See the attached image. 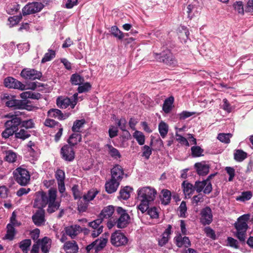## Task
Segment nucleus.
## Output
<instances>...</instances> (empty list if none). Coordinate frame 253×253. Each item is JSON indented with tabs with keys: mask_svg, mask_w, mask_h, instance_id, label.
I'll use <instances>...</instances> for the list:
<instances>
[{
	"mask_svg": "<svg viewBox=\"0 0 253 253\" xmlns=\"http://www.w3.org/2000/svg\"><path fill=\"white\" fill-rule=\"evenodd\" d=\"M200 222L203 225H209L212 221L211 210L209 207L203 209L201 211Z\"/></svg>",
	"mask_w": 253,
	"mask_h": 253,
	"instance_id": "f8f14e48",
	"label": "nucleus"
},
{
	"mask_svg": "<svg viewBox=\"0 0 253 253\" xmlns=\"http://www.w3.org/2000/svg\"><path fill=\"white\" fill-rule=\"evenodd\" d=\"M205 185H206V181L205 180L196 181L194 186V189L196 190L197 192L200 193L204 190Z\"/></svg>",
	"mask_w": 253,
	"mask_h": 253,
	"instance_id": "5fc2aeb1",
	"label": "nucleus"
},
{
	"mask_svg": "<svg viewBox=\"0 0 253 253\" xmlns=\"http://www.w3.org/2000/svg\"><path fill=\"white\" fill-rule=\"evenodd\" d=\"M132 189L129 186H126L120 191L119 198L123 200H127L130 197V193Z\"/></svg>",
	"mask_w": 253,
	"mask_h": 253,
	"instance_id": "72a5a7b5",
	"label": "nucleus"
},
{
	"mask_svg": "<svg viewBox=\"0 0 253 253\" xmlns=\"http://www.w3.org/2000/svg\"><path fill=\"white\" fill-rule=\"evenodd\" d=\"M192 156L194 157L202 155L204 150L199 146H193L191 148Z\"/></svg>",
	"mask_w": 253,
	"mask_h": 253,
	"instance_id": "864d4df0",
	"label": "nucleus"
},
{
	"mask_svg": "<svg viewBox=\"0 0 253 253\" xmlns=\"http://www.w3.org/2000/svg\"><path fill=\"white\" fill-rule=\"evenodd\" d=\"M172 227L170 225H169L167 228L162 235V237L159 240V245L162 247L166 245L169 240V237L171 233Z\"/></svg>",
	"mask_w": 253,
	"mask_h": 253,
	"instance_id": "a878e982",
	"label": "nucleus"
},
{
	"mask_svg": "<svg viewBox=\"0 0 253 253\" xmlns=\"http://www.w3.org/2000/svg\"><path fill=\"white\" fill-rule=\"evenodd\" d=\"M125 174L124 170L122 166L116 165L111 170V177L121 182Z\"/></svg>",
	"mask_w": 253,
	"mask_h": 253,
	"instance_id": "dca6fc26",
	"label": "nucleus"
},
{
	"mask_svg": "<svg viewBox=\"0 0 253 253\" xmlns=\"http://www.w3.org/2000/svg\"><path fill=\"white\" fill-rule=\"evenodd\" d=\"M71 83L74 85H80L84 82V78L77 74H73L70 79Z\"/></svg>",
	"mask_w": 253,
	"mask_h": 253,
	"instance_id": "ea45409f",
	"label": "nucleus"
},
{
	"mask_svg": "<svg viewBox=\"0 0 253 253\" xmlns=\"http://www.w3.org/2000/svg\"><path fill=\"white\" fill-rule=\"evenodd\" d=\"M174 101V98L170 96L167 98L163 104V110L165 113H169L172 108V104Z\"/></svg>",
	"mask_w": 253,
	"mask_h": 253,
	"instance_id": "cd10ccee",
	"label": "nucleus"
},
{
	"mask_svg": "<svg viewBox=\"0 0 253 253\" xmlns=\"http://www.w3.org/2000/svg\"><path fill=\"white\" fill-rule=\"evenodd\" d=\"M198 8L193 5L189 4L187 7L186 12L188 17L191 19L193 17L196 16L199 14Z\"/></svg>",
	"mask_w": 253,
	"mask_h": 253,
	"instance_id": "2f4dec72",
	"label": "nucleus"
},
{
	"mask_svg": "<svg viewBox=\"0 0 253 253\" xmlns=\"http://www.w3.org/2000/svg\"><path fill=\"white\" fill-rule=\"evenodd\" d=\"M22 19V16H16L11 17L8 18V21L10 22L11 24L10 27L16 25Z\"/></svg>",
	"mask_w": 253,
	"mask_h": 253,
	"instance_id": "338daca9",
	"label": "nucleus"
},
{
	"mask_svg": "<svg viewBox=\"0 0 253 253\" xmlns=\"http://www.w3.org/2000/svg\"><path fill=\"white\" fill-rule=\"evenodd\" d=\"M155 58L157 61L163 62L169 66L173 67L177 64L172 54L169 50H164L160 54L155 53Z\"/></svg>",
	"mask_w": 253,
	"mask_h": 253,
	"instance_id": "20e7f679",
	"label": "nucleus"
},
{
	"mask_svg": "<svg viewBox=\"0 0 253 253\" xmlns=\"http://www.w3.org/2000/svg\"><path fill=\"white\" fill-rule=\"evenodd\" d=\"M44 214V211L41 209H39L32 216V219L35 225L39 226L44 224L45 221Z\"/></svg>",
	"mask_w": 253,
	"mask_h": 253,
	"instance_id": "f3484780",
	"label": "nucleus"
},
{
	"mask_svg": "<svg viewBox=\"0 0 253 253\" xmlns=\"http://www.w3.org/2000/svg\"><path fill=\"white\" fill-rule=\"evenodd\" d=\"M102 222V219L99 218L89 223V226L94 229L91 234L93 237H97L102 232L103 226L101 225Z\"/></svg>",
	"mask_w": 253,
	"mask_h": 253,
	"instance_id": "2eb2a0df",
	"label": "nucleus"
},
{
	"mask_svg": "<svg viewBox=\"0 0 253 253\" xmlns=\"http://www.w3.org/2000/svg\"><path fill=\"white\" fill-rule=\"evenodd\" d=\"M20 75L25 79L35 80L40 79L42 76V74L35 69L26 68L22 70Z\"/></svg>",
	"mask_w": 253,
	"mask_h": 253,
	"instance_id": "1a4fd4ad",
	"label": "nucleus"
},
{
	"mask_svg": "<svg viewBox=\"0 0 253 253\" xmlns=\"http://www.w3.org/2000/svg\"><path fill=\"white\" fill-rule=\"evenodd\" d=\"M163 198L162 200V203L167 205L169 203L171 199V193L169 191L167 190H163Z\"/></svg>",
	"mask_w": 253,
	"mask_h": 253,
	"instance_id": "49530a36",
	"label": "nucleus"
},
{
	"mask_svg": "<svg viewBox=\"0 0 253 253\" xmlns=\"http://www.w3.org/2000/svg\"><path fill=\"white\" fill-rule=\"evenodd\" d=\"M21 126L27 129L31 128L34 127V123L33 120L30 119L23 122L21 121Z\"/></svg>",
	"mask_w": 253,
	"mask_h": 253,
	"instance_id": "0e129e2a",
	"label": "nucleus"
},
{
	"mask_svg": "<svg viewBox=\"0 0 253 253\" xmlns=\"http://www.w3.org/2000/svg\"><path fill=\"white\" fill-rule=\"evenodd\" d=\"M142 156L146 159H148L152 154V149L148 145H144L142 148Z\"/></svg>",
	"mask_w": 253,
	"mask_h": 253,
	"instance_id": "4d7b16f0",
	"label": "nucleus"
},
{
	"mask_svg": "<svg viewBox=\"0 0 253 253\" xmlns=\"http://www.w3.org/2000/svg\"><path fill=\"white\" fill-rule=\"evenodd\" d=\"M115 214V208L113 206H108L103 208L100 213V218H109L111 217L113 214ZM115 216L117 215H115Z\"/></svg>",
	"mask_w": 253,
	"mask_h": 253,
	"instance_id": "5701e85b",
	"label": "nucleus"
},
{
	"mask_svg": "<svg viewBox=\"0 0 253 253\" xmlns=\"http://www.w3.org/2000/svg\"><path fill=\"white\" fill-rule=\"evenodd\" d=\"M14 177L16 181L21 185H27L30 178L29 171L25 169L17 168L14 171Z\"/></svg>",
	"mask_w": 253,
	"mask_h": 253,
	"instance_id": "39448f33",
	"label": "nucleus"
},
{
	"mask_svg": "<svg viewBox=\"0 0 253 253\" xmlns=\"http://www.w3.org/2000/svg\"><path fill=\"white\" fill-rule=\"evenodd\" d=\"M249 218V214H244L240 216L238 218L237 221L234 224L236 229V236L241 242H244L245 240L246 232L248 228L247 221Z\"/></svg>",
	"mask_w": 253,
	"mask_h": 253,
	"instance_id": "f03ea898",
	"label": "nucleus"
},
{
	"mask_svg": "<svg viewBox=\"0 0 253 253\" xmlns=\"http://www.w3.org/2000/svg\"><path fill=\"white\" fill-rule=\"evenodd\" d=\"M253 194L252 192L251 191H245L243 192L241 195L236 197V199L237 201H239L241 202H245L246 201H248L251 199L252 197Z\"/></svg>",
	"mask_w": 253,
	"mask_h": 253,
	"instance_id": "a19ab883",
	"label": "nucleus"
},
{
	"mask_svg": "<svg viewBox=\"0 0 253 253\" xmlns=\"http://www.w3.org/2000/svg\"><path fill=\"white\" fill-rule=\"evenodd\" d=\"M187 210V208L186 202L183 201L178 208V211H179V215L181 217L184 218L186 217Z\"/></svg>",
	"mask_w": 253,
	"mask_h": 253,
	"instance_id": "603ef678",
	"label": "nucleus"
},
{
	"mask_svg": "<svg viewBox=\"0 0 253 253\" xmlns=\"http://www.w3.org/2000/svg\"><path fill=\"white\" fill-rule=\"evenodd\" d=\"M31 244L30 239H25L20 242L19 247L24 253H27Z\"/></svg>",
	"mask_w": 253,
	"mask_h": 253,
	"instance_id": "a18cd8bd",
	"label": "nucleus"
},
{
	"mask_svg": "<svg viewBox=\"0 0 253 253\" xmlns=\"http://www.w3.org/2000/svg\"><path fill=\"white\" fill-rule=\"evenodd\" d=\"M4 118L9 119L5 123V126L10 127L17 131L18 126L21 124V120L16 116H13L12 113L5 115Z\"/></svg>",
	"mask_w": 253,
	"mask_h": 253,
	"instance_id": "9b49d317",
	"label": "nucleus"
},
{
	"mask_svg": "<svg viewBox=\"0 0 253 253\" xmlns=\"http://www.w3.org/2000/svg\"><path fill=\"white\" fill-rule=\"evenodd\" d=\"M85 124L84 119L76 120L74 122L73 126L72 128L73 131L75 132H79L80 129L84 126Z\"/></svg>",
	"mask_w": 253,
	"mask_h": 253,
	"instance_id": "e433bc0d",
	"label": "nucleus"
},
{
	"mask_svg": "<svg viewBox=\"0 0 253 253\" xmlns=\"http://www.w3.org/2000/svg\"><path fill=\"white\" fill-rule=\"evenodd\" d=\"M204 232L206 233L207 236L212 239H215L216 238V235L214 230L211 229L210 227L207 226L204 228Z\"/></svg>",
	"mask_w": 253,
	"mask_h": 253,
	"instance_id": "bf43d9fd",
	"label": "nucleus"
},
{
	"mask_svg": "<svg viewBox=\"0 0 253 253\" xmlns=\"http://www.w3.org/2000/svg\"><path fill=\"white\" fill-rule=\"evenodd\" d=\"M126 120L125 118H122L119 120L118 122V126L122 131H126Z\"/></svg>",
	"mask_w": 253,
	"mask_h": 253,
	"instance_id": "774afa93",
	"label": "nucleus"
},
{
	"mask_svg": "<svg viewBox=\"0 0 253 253\" xmlns=\"http://www.w3.org/2000/svg\"><path fill=\"white\" fill-rule=\"evenodd\" d=\"M182 187L185 197H190L194 192V186L187 181H184L182 183Z\"/></svg>",
	"mask_w": 253,
	"mask_h": 253,
	"instance_id": "393cba45",
	"label": "nucleus"
},
{
	"mask_svg": "<svg viewBox=\"0 0 253 253\" xmlns=\"http://www.w3.org/2000/svg\"><path fill=\"white\" fill-rule=\"evenodd\" d=\"M43 4L42 3L35 2L25 5L22 9L23 15H26L35 13L41 11L43 8Z\"/></svg>",
	"mask_w": 253,
	"mask_h": 253,
	"instance_id": "9d476101",
	"label": "nucleus"
},
{
	"mask_svg": "<svg viewBox=\"0 0 253 253\" xmlns=\"http://www.w3.org/2000/svg\"><path fill=\"white\" fill-rule=\"evenodd\" d=\"M41 250L43 253H48L51 247V240L47 237H44L42 240H39Z\"/></svg>",
	"mask_w": 253,
	"mask_h": 253,
	"instance_id": "b1692460",
	"label": "nucleus"
},
{
	"mask_svg": "<svg viewBox=\"0 0 253 253\" xmlns=\"http://www.w3.org/2000/svg\"><path fill=\"white\" fill-rule=\"evenodd\" d=\"M111 32L115 37L118 38L119 40H122L125 37L124 34L116 26L111 27Z\"/></svg>",
	"mask_w": 253,
	"mask_h": 253,
	"instance_id": "37998d69",
	"label": "nucleus"
},
{
	"mask_svg": "<svg viewBox=\"0 0 253 253\" xmlns=\"http://www.w3.org/2000/svg\"><path fill=\"white\" fill-rule=\"evenodd\" d=\"M232 136V134L230 133H221L218 134L217 138L221 142L228 144L230 143V139Z\"/></svg>",
	"mask_w": 253,
	"mask_h": 253,
	"instance_id": "79ce46f5",
	"label": "nucleus"
},
{
	"mask_svg": "<svg viewBox=\"0 0 253 253\" xmlns=\"http://www.w3.org/2000/svg\"><path fill=\"white\" fill-rule=\"evenodd\" d=\"M55 178L58 182H64L65 172L61 169H57L55 173Z\"/></svg>",
	"mask_w": 253,
	"mask_h": 253,
	"instance_id": "13d9d810",
	"label": "nucleus"
},
{
	"mask_svg": "<svg viewBox=\"0 0 253 253\" xmlns=\"http://www.w3.org/2000/svg\"><path fill=\"white\" fill-rule=\"evenodd\" d=\"M246 157V153L241 150H237L234 153V159L238 161H242Z\"/></svg>",
	"mask_w": 253,
	"mask_h": 253,
	"instance_id": "8fccbe9b",
	"label": "nucleus"
},
{
	"mask_svg": "<svg viewBox=\"0 0 253 253\" xmlns=\"http://www.w3.org/2000/svg\"><path fill=\"white\" fill-rule=\"evenodd\" d=\"M117 214L119 217L116 220V225L118 228H124L126 226L128 223L129 216L121 207H117L116 209V212L115 215Z\"/></svg>",
	"mask_w": 253,
	"mask_h": 253,
	"instance_id": "0eeeda50",
	"label": "nucleus"
},
{
	"mask_svg": "<svg viewBox=\"0 0 253 253\" xmlns=\"http://www.w3.org/2000/svg\"><path fill=\"white\" fill-rule=\"evenodd\" d=\"M18 156L17 153L12 150L5 151V160L9 163H13L16 162L17 160Z\"/></svg>",
	"mask_w": 253,
	"mask_h": 253,
	"instance_id": "7c9ffc66",
	"label": "nucleus"
},
{
	"mask_svg": "<svg viewBox=\"0 0 253 253\" xmlns=\"http://www.w3.org/2000/svg\"><path fill=\"white\" fill-rule=\"evenodd\" d=\"M6 106L8 107H14L15 108L20 109L22 106V102L21 100L15 99H11L7 100L5 103Z\"/></svg>",
	"mask_w": 253,
	"mask_h": 253,
	"instance_id": "58836bf2",
	"label": "nucleus"
},
{
	"mask_svg": "<svg viewBox=\"0 0 253 253\" xmlns=\"http://www.w3.org/2000/svg\"><path fill=\"white\" fill-rule=\"evenodd\" d=\"M56 190L53 189H49L48 193L43 191L37 192L34 207L39 209H42L43 208L48 205L47 211L49 213L55 212L60 207V203L56 201Z\"/></svg>",
	"mask_w": 253,
	"mask_h": 253,
	"instance_id": "f257e3e1",
	"label": "nucleus"
},
{
	"mask_svg": "<svg viewBox=\"0 0 253 253\" xmlns=\"http://www.w3.org/2000/svg\"><path fill=\"white\" fill-rule=\"evenodd\" d=\"M5 129L2 132L1 135L3 138H8L10 136L15 134V132L16 131L13 129L10 128V127H5Z\"/></svg>",
	"mask_w": 253,
	"mask_h": 253,
	"instance_id": "680f3d73",
	"label": "nucleus"
},
{
	"mask_svg": "<svg viewBox=\"0 0 253 253\" xmlns=\"http://www.w3.org/2000/svg\"><path fill=\"white\" fill-rule=\"evenodd\" d=\"M91 88V85L88 83H85L79 85L78 90L79 93H83L88 91Z\"/></svg>",
	"mask_w": 253,
	"mask_h": 253,
	"instance_id": "052dcab7",
	"label": "nucleus"
},
{
	"mask_svg": "<svg viewBox=\"0 0 253 253\" xmlns=\"http://www.w3.org/2000/svg\"><path fill=\"white\" fill-rule=\"evenodd\" d=\"M4 84L6 87L8 88H13L21 90L26 88L25 85L12 77H7L5 79Z\"/></svg>",
	"mask_w": 253,
	"mask_h": 253,
	"instance_id": "ddd939ff",
	"label": "nucleus"
},
{
	"mask_svg": "<svg viewBox=\"0 0 253 253\" xmlns=\"http://www.w3.org/2000/svg\"><path fill=\"white\" fill-rule=\"evenodd\" d=\"M61 154L63 158L67 161H72L75 158V152L73 147L68 144L65 145L62 147Z\"/></svg>",
	"mask_w": 253,
	"mask_h": 253,
	"instance_id": "4468645a",
	"label": "nucleus"
},
{
	"mask_svg": "<svg viewBox=\"0 0 253 253\" xmlns=\"http://www.w3.org/2000/svg\"><path fill=\"white\" fill-rule=\"evenodd\" d=\"M55 56V51L49 49L48 52L46 53L42 60V63H44L50 61Z\"/></svg>",
	"mask_w": 253,
	"mask_h": 253,
	"instance_id": "de8ad7c7",
	"label": "nucleus"
},
{
	"mask_svg": "<svg viewBox=\"0 0 253 253\" xmlns=\"http://www.w3.org/2000/svg\"><path fill=\"white\" fill-rule=\"evenodd\" d=\"M234 7L235 9L238 11L239 14L242 15L244 13V9L243 3L241 1L236 2L234 4Z\"/></svg>",
	"mask_w": 253,
	"mask_h": 253,
	"instance_id": "e2e57ef3",
	"label": "nucleus"
},
{
	"mask_svg": "<svg viewBox=\"0 0 253 253\" xmlns=\"http://www.w3.org/2000/svg\"><path fill=\"white\" fill-rule=\"evenodd\" d=\"M81 140L82 135L81 134L78 133H73L70 135L68 140V145L73 147L81 142Z\"/></svg>",
	"mask_w": 253,
	"mask_h": 253,
	"instance_id": "c85d7f7f",
	"label": "nucleus"
},
{
	"mask_svg": "<svg viewBox=\"0 0 253 253\" xmlns=\"http://www.w3.org/2000/svg\"><path fill=\"white\" fill-rule=\"evenodd\" d=\"M98 192L97 190L95 189H91L88 191L86 194H85L83 196V200L85 202H88L92 200L98 194Z\"/></svg>",
	"mask_w": 253,
	"mask_h": 253,
	"instance_id": "f704fd0d",
	"label": "nucleus"
},
{
	"mask_svg": "<svg viewBox=\"0 0 253 253\" xmlns=\"http://www.w3.org/2000/svg\"><path fill=\"white\" fill-rule=\"evenodd\" d=\"M108 154L115 159H118L121 157V155L119 150L111 145L107 144Z\"/></svg>",
	"mask_w": 253,
	"mask_h": 253,
	"instance_id": "473e14b6",
	"label": "nucleus"
},
{
	"mask_svg": "<svg viewBox=\"0 0 253 253\" xmlns=\"http://www.w3.org/2000/svg\"><path fill=\"white\" fill-rule=\"evenodd\" d=\"M66 253H76L78 251V246L75 241H68L64 245Z\"/></svg>",
	"mask_w": 253,
	"mask_h": 253,
	"instance_id": "bb28decb",
	"label": "nucleus"
},
{
	"mask_svg": "<svg viewBox=\"0 0 253 253\" xmlns=\"http://www.w3.org/2000/svg\"><path fill=\"white\" fill-rule=\"evenodd\" d=\"M156 194V190L149 186L143 187L137 190L138 200L145 201L149 203L154 200Z\"/></svg>",
	"mask_w": 253,
	"mask_h": 253,
	"instance_id": "7ed1b4c3",
	"label": "nucleus"
},
{
	"mask_svg": "<svg viewBox=\"0 0 253 253\" xmlns=\"http://www.w3.org/2000/svg\"><path fill=\"white\" fill-rule=\"evenodd\" d=\"M132 135L140 145H142L144 144L145 137L142 132L138 130H135Z\"/></svg>",
	"mask_w": 253,
	"mask_h": 253,
	"instance_id": "c9c22d12",
	"label": "nucleus"
},
{
	"mask_svg": "<svg viewBox=\"0 0 253 253\" xmlns=\"http://www.w3.org/2000/svg\"><path fill=\"white\" fill-rule=\"evenodd\" d=\"M147 213L152 218H157L159 216L157 209L155 207L149 209Z\"/></svg>",
	"mask_w": 253,
	"mask_h": 253,
	"instance_id": "69168bd1",
	"label": "nucleus"
},
{
	"mask_svg": "<svg viewBox=\"0 0 253 253\" xmlns=\"http://www.w3.org/2000/svg\"><path fill=\"white\" fill-rule=\"evenodd\" d=\"M78 95V93H76L72 96L71 98L59 97L56 100L57 105L62 109H65L70 105L71 108L73 109L77 103Z\"/></svg>",
	"mask_w": 253,
	"mask_h": 253,
	"instance_id": "423d86ee",
	"label": "nucleus"
},
{
	"mask_svg": "<svg viewBox=\"0 0 253 253\" xmlns=\"http://www.w3.org/2000/svg\"><path fill=\"white\" fill-rule=\"evenodd\" d=\"M64 229L66 235L70 236L72 239H74L82 231L81 227L77 225L67 226Z\"/></svg>",
	"mask_w": 253,
	"mask_h": 253,
	"instance_id": "a211bd4d",
	"label": "nucleus"
},
{
	"mask_svg": "<svg viewBox=\"0 0 253 253\" xmlns=\"http://www.w3.org/2000/svg\"><path fill=\"white\" fill-rule=\"evenodd\" d=\"M139 201L140 202V203L138 206V209L142 212V213H144V212L148 211L149 210V205L150 203L143 200Z\"/></svg>",
	"mask_w": 253,
	"mask_h": 253,
	"instance_id": "6e6d98bb",
	"label": "nucleus"
},
{
	"mask_svg": "<svg viewBox=\"0 0 253 253\" xmlns=\"http://www.w3.org/2000/svg\"><path fill=\"white\" fill-rule=\"evenodd\" d=\"M195 168L198 174L205 175L209 171L210 167L205 162L197 163L194 165Z\"/></svg>",
	"mask_w": 253,
	"mask_h": 253,
	"instance_id": "412c9836",
	"label": "nucleus"
},
{
	"mask_svg": "<svg viewBox=\"0 0 253 253\" xmlns=\"http://www.w3.org/2000/svg\"><path fill=\"white\" fill-rule=\"evenodd\" d=\"M48 115L50 117L57 118L58 120H63L67 119L69 115L63 114L62 112L57 109H51L48 111Z\"/></svg>",
	"mask_w": 253,
	"mask_h": 253,
	"instance_id": "4be33fe9",
	"label": "nucleus"
},
{
	"mask_svg": "<svg viewBox=\"0 0 253 253\" xmlns=\"http://www.w3.org/2000/svg\"><path fill=\"white\" fill-rule=\"evenodd\" d=\"M120 184V182L111 177V179L105 183L106 191L109 194L116 192Z\"/></svg>",
	"mask_w": 253,
	"mask_h": 253,
	"instance_id": "6ab92c4d",
	"label": "nucleus"
},
{
	"mask_svg": "<svg viewBox=\"0 0 253 253\" xmlns=\"http://www.w3.org/2000/svg\"><path fill=\"white\" fill-rule=\"evenodd\" d=\"M96 242V252L100 251L104 248L107 242V239L106 238H101L100 240H96L95 241Z\"/></svg>",
	"mask_w": 253,
	"mask_h": 253,
	"instance_id": "3c124183",
	"label": "nucleus"
},
{
	"mask_svg": "<svg viewBox=\"0 0 253 253\" xmlns=\"http://www.w3.org/2000/svg\"><path fill=\"white\" fill-rule=\"evenodd\" d=\"M176 246L179 248L185 247L188 248L191 246V242L188 237H182L180 234L178 235L174 238Z\"/></svg>",
	"mask_w": 253,
	"mask_h": 253,
	"instance_id": "aec40b11",
	"label": "nucleus"
},
{
	"mask_svg": "<svg viewBox=\"0 0 253 253\" xmlns=\"http://www.w3.org/2000/svg\"><path fill=\"white\" fill-rule=\"evenodd\" d=\"M127 241L126 237L120 231H116L111 235V242L115 246L119 247L125 245Z\"/></svg>",
	"mask_w": 253,
	"mask_h": 253,
	"instance_id": "6e6552de",
	"label": "nucleus"
},
{
	"mask_svg": "<svg viewBox=\"0 0 253 253\" xmlns=\"http://www.w3.org/2000/svg\"><path fill=\"white\" fill-rule=\"evenodd\" d=\"M7 234L5 237L6 239L12 240L15 234L14 226L12 225L11 224H8L7 225Z\"/></svg>",
	"mask_w": 253,
	"mask_h": 253,
	"instance_id": "09e8293b",
	"label": "nucleus"
},
{
	"mask_svg": "<svg viewBox=\"0 0 253 253\" xmlns=\"http://www.w3.org/2000/svg\"><path fill=\"white\" fill-rule=\"evenodd\" d=\"M42 95L39 93H35L30 91H25L20 94V97L24 99L31 98L33 99H39Z\"/></svg>",
	"mask_w": 253,
	"mask_h": 253,
	"instance_id": "c756f323",
	"label": "nucleus"
},
{
	"mask_svg": "<svg viewBox=\"0 0 253 253\" xmlns=\"http://www.w3.org/2000/svg\"><path fill=\"white\" fill-rule=\"evenodd\" d=\"M29 132L24 129H21L18 132H15V136L16 138L25 140L30 137Z\"/></svg>",
	"mask_w": 253,
	"mask_h": 253,
	"instance_id": "c03bdc74",
	"label": "nucleus"
},
{
	"mask_svg": "<svg viewBox=\"0 0 253 253\" xmlns=\"http://www.w3.org/2000/svg\"><path fill=\"white\" fill-rule=\"evenodd\" d=\"M169 127L164 122L161 121L159 125V131L162 138H165L168 132Z\"/></svg>",
	"mask_w": 253,
	"mask_h": 253,
	"instance_id": "4c0bfd02",
	"label": "nucleus"
}]
</instances>
